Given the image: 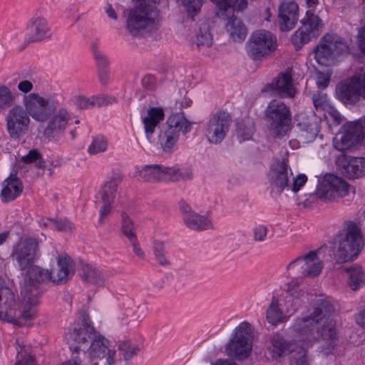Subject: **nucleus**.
I'll list each match as a JSON object with an SVG mask.
<instances>
[{
    "label": "nucleus",
    "mask_w": 365,
    "mask_h": 365,
    "mask_svg": "<svg viewBox=\"0 0 365 365\" xmlns=\"http://www.w3.org/2000/svg\"><path fill=\"white\" fill-rule=\"evenodd\" d=\"M262 91L273 92L281 98H294L297 91L293 84L290 71L287 70L285 72L279 73L271 83L264 86Z\"/></svg>",
    "instance_id": "obj_15"
},
{
    "label": "nucleus",
    "mask_w": 365,
    "mask_h": 365,
    "mask_svg": "<svg viewBox=\"0 0 365 365\" xmlns=\"http://www.w3.org/2000/svg\"><path fill=\"white\" fill-rule=\"evenodd\" d=\"M135 6L129 11L127 28L132 35H138L141 31L158 21L156 4L160 0H133Z\"/></svg>",
    "instance_id": "obj_3"
},
{
    "label": "nucleus",
    "mask_w": 365,
    "mask_h": 365,
    "mask_svg": "<svg viewBox=\"0 0 365 365\" xmlns=\"http://www.w3.org/2000/svg\"><path fill=\"white\" fill-rule=\"evenodd\" d=\"M237 133L243 140H249L251 138L253 132L252 126L247 127L244 125L240 124L237 128Z\"/></svg>",
    "instance_id": "obj_52"
},
{
    "label": "nucleus",
    "mask_w": 365,
    "mask_h": 365,
    "mask_svg": "<svg viewBox=\"0 0 365 365\" xmlns=\"http://www.w3.org/2000/svg\"><path fill=\"white\" fill-rule=\"evenodd\" d=\"M307 181V177L304 174H299L293 178L292 190L294 192H298Z\"/></svg>",
    "instance_id": "obj_50"
},
{
    "label": "nucleus",
    "mask_w": 365,
    "mask_h": 365,
    "mask_svg": "<svg viewBox=\"0 0 365 365\" xmlns=\"http://www.w3.org/2000/svg\"><path fill=\"white\" fill-rule=\"evenodd\" d=\"M298 287V282L297 281H291L287 284L286 291L292 296H298L297 288Z\"/></svg>",
    "instance_id": "obj_58"
},
{
    "label": "nucleus",
    "mask_w": 365,
    "mask_h": 365,
    "mask_svg": "<svg viewBox=\"0 0 365 365\" xmlns=\"http://www.w3.org/2000/svg\"><path fill=\"white\" fill-rule=\"evenodd\" d=\"M336 252L339 262H346L357 256L363 247L362 236L358 226L349 222L341 233Z\"/></svg>",
    "instance_id": "obj_6"
},
{
    "label": "nucleus",
    "mask_w": 365,
    "mask_h": 365,
    "mask_svg": "<svg viewBox=\"0 0 365 365\" xmlns=\"http://www.w3.org/2000/svg\"><path fill=\"white\" fill-rule=\"evenodd\" d=\"M82 279L93 285L102 287L105 284V279L100 271L93 266L86 264L83 267Z\"/></svg>",
    "instance_id": "obj_30"
},
{
    "label": "nucleus",
    "mask_w": 365,
    "mask_h": 365,
    "mask_svg": "<svg viewBox=\"0 0 365 365\" xmlns=\"http://www.w3.org/2000/svg\"><path fill=\"white\" fill-rule=\"evenodd\" d=\"M359 43L361 51L365 53V26L361 28L358 34Z\"/></svg>",
    "instance_id": "obj_57"
},
{
    "label": "nucleus",
    "mask_w": 365,
    "mask_h": 365,
    "mask_svg": "<svg viewBox=\"0 0 365 365\" xmlns=\"http://www.w3.org/2000/svg\"><path fill=\"white\" fill-rule=\"evenodd\" d=\"M231 120L229 113L225 111L217 113L210 121L207 129L209 141L213 143L221 142L229 129Z\"/></svg>",
    "instance_id": "obj_20"
},
{
    "label": "nucleus",
    "mask_w": 365,
    "mask_h": 365,
    "mask_svg": "<svg viewBox=\"0 0 365 365\" xmlns=\"http://www.w3.org/2000/svg\"><path fill=\"white\" fill-rule=\"evenodd\" d=\"M189 14H197L202 6L201 0H180Z\"/></svg>",
    "instance_id": "obj_47"
},
{
    "label": "nucleus",
    "mask_w": 365,
    "mask_h": 365,
    "mask_svg": "<svg viewBox=\"0 0 365 365\" xmlns=\"http://www.w3.org/2000/svg\"><path fill=\"white\" fill-rule=\"evenodd\" d=\"M6 120L8 133L13 139H18L25 134L30 123V118L26 110L18 106L9 111Z\"/></svg>",
    "instance_id": "obj_14"
},
{
    "label": "nucleus",
    "mask_w": 365,
    "mask_h": 365,
    "mask_svg": "<svg viewBox=\"0 0 365 365\" xmlns=\"http://www.w3.org/2000/svg\"><path fill=\"white\" fill-rule=\"evenodd\" d=\"M277 48L274 36L266 30L256 31L247 41V53L253 60L267 57Z\"/></svg>",
    "instance_id": "obj_10"
},
{
    "label": "nucleus",
    "mask_w": 365,
    "mask_h": 365,
    "mask_svg": "<svg viewBox=\"0 0 365 365\" xmlns=\"http://www.w3.org/2000/svg\"><path fill=\"white\" fill-rule=\"evenodd\" d=\"M76 102H77L78 107L81 108H86V107H88V105L93 104L88 100H87L81 96H78L76 98Z\"/></svg>",
    "instance_id": "obj_61"
},
{
    "label": "nucleus",
    "mask_w": 365,
    "mask_h": 365,
    "mask_svg": "<svg viewBox=\"0 0 365 365\" xmlns=\"http://www.w3.org/2000/svg\"><path fill=\"white\" fill-rule=\"evenodd\" d=\"M334 309L329 301L321 300L314 311L307 317L299 319L294 328L297 333L308 339L309 336L317 338L320 332L322 340V351L325 355L331 353L337 339V330L335 324L329 320Z\"/></svg>",
    "instance_id": "obj_1"
},
{
    "label": "nucleus",
    "mask_w": 365,
    "mask_h": 365,
    "mask_svg": "<svg viewBox=\"0 0 365 365\" xmlns=\"http://www.w3.org/2000/svg\"><path fill=\"white\" fill-rule=\"evenodd\" d=\"M330 81V75L324 73L321 71L317 72V84L320 88H325L327 87Z\"/></svg>",
    "instance_id": "obj_53"
},
{
    "label": "nucleus",
    "mask_w": 365,
    "mask_h": 365,
    "mask_svg": "<svg viewBox=\"0 0 365 365\" xmlns=\"http://www.w3.org/2000/svg\"><path fill=\"white\" fill-rule=\"evenodd\" d=\"M163 110L160 108H152L148 111V116L143 118L145 131L147 135L154 133L155 128L163 119Z\"/></svg>",
    "instance_id": "obj_29"
},
{
    "label": "nucleus",
    "mask_w": 365,
    "mask_h": 365,
    "mask_svg": "<svg viewBox=\"0 0 365 365\" xmlns=\"http://www.w3.org/2000/svg\"><path fill=\"white\" fill-rule=\"evenodd\" d=\"M70 365H83L86 358V351L80 349L79 346H70Z\"/></svg>",
    "instance_id": "obj_41"
},
{
    "label": "nucleus",
    "mask_w": 365,
    "mask_h": 365,
    "mask_svg": "<svg viewBox=\"0 0 365 365\" xmlns=\"http://www.w3.org/2000/svg\"><path fill=\"white\" fill-rule=\"evenodd\" d=\"M144 170L153 169L150 175L157 180H161L163 175L169 174L171 177L173 178L174 174H175V171H173L172 173H168V169L166 168H162L159 165H145L143 168Z\"/></svg>",
    "instance_id": "obj_42"
},
{
    "label": "nucleus",
    "mask_w": 365,
    "mask_h": 365,
    "mask_svg": "<svg viewBox=\"0 0 365 365\" xmlns=\"http://www.w3.org/2000/svg\"><path fill=\"white\" fill-rule=\"evenodd\" d=\"M300 125L303 127L305 132L309 135L310 138H315L319 133L318 122L316 119L310 120L307 122H301Z\"/></svg>",
    "instance_id": "obj_43"
},
{
    "label": "nucleus",
    "mask_w": 365,
    "mask_h": 365,
    "mask_svg": "<svg viewBox=\"0 0 365 365\" xmlns=\"http://www.w3.org/2000/svg\"><path fill=\"white\" fill-rule=\"evenodd\" d=\"M350 186L343 178L331 173L319 177L314 195L324 202H337L349 194Z\"/></svg>",
    "instance_id": "obj_5"
},
{
    "label": "nucleus",
    "mask_w": 365,
    "mask_h": 365,
    "mask_svg": "<svg viewBox=\"0 0 365 365\" xmlns=\"http://www.w3.org/2000/svg\"><path fill=\"white\" fill-rule=\"evenodd\" d=\"M168 130H172L179 135L180 132H187L190 123L184 118L182 113L171 115L167 121Z\"/></svg>",
    "instance_id": "obj_33"
},
{
    "label": "nucleus",
    "mask_w": 365,
    "mask_h": 365,
    "mask_svg": "<svg viewBox=\"0 0 365 365\" xmlns=\"http://www.w3.org/2000/svg\"><path fill=\"white\" fill-rule=\"evenodd\" d=\"M218 8L216 15L221 19H227L232 16L235 10L242 11L247 6V0H211Z\"/></svg>",
    "instance_id": "obj_25"
},
{
    "label": "nucleus",
    "mask_w": 365,
    "mask_h": 365,
    "mask_svg": "<svg viewBox=\"0 0 365 365\" xmlns=\"http://www.w3.org/2000/svg\"><path fill=\"white\" fill-rule=\"evenodd\" d=\"M48 123L43 130L44 137L51 140H58L66 130L68 123V111L66 108L56 111L47 120Z\"/></svg>",
    "instance_id": "obj_19"
},
{
    "label": "nucleus",
    "mask_w": 365,
    "mask_h": 365,
    "mask_svg": "<svg viewBox=\"0 0 365 365\" xmlns=\"http://www.w3.org/2000/svg\"><path fill=\"white\" fill-rule=\"evenodd\" d=\"M18 347L14 365H37L35 358L31 355L30 346L21 345L16 341Z\"/></svg>",
    "instance_id": "obj_32"
},
{
    "label": "nucleus",
    "mask_w": 365,
    "mask_h": 365,
    "mask_svg": "<svg viewBox=\"0 0 365 365\" xmlns=\"http://www.w3.org/2000/svg\"><path fill=\"white\" fill-rule=\"evenodd\" d=\"M324 115L328 120H332L336 125L341 123V117L339 113L331 106L324 111Z\"/></svg>",
    "instance_id": "obj_48"
},
{
    "label": "nucleus",
    "mask_w": 365,
    "mask_h": 365,
    "mask_svg": "<svg viewBox=\"0 0 365 365\" xmlns=\"http://www.w3.org/2000/svg\"><path fill=\"white\" fill-rule=\"evenodd\" d=\"M51 36V29L43 18L34 19L26 28V39L29 42H37Z\"/></svg>",
    "instance_id": "obj_22"
},
{
    "label": "nucleus",
    "mask_w": 365,
    "mask_h": 365,
    "mask_svg": "<svg viewBox=\"0 0 365 365\" xmlns=\"http://www.w3.org/2000/svg\"><path fill=\"white\" fill-rule=\"evenodd\" d=\"M190 222L196 228H204L208 225V222L202 216L195 215L190 220Z\"/></svg>",
    "instance_id": "obj_54"
},
{
    "label": "nucleus",
    "mask_w": 365,
    "mask_h": 365,
    "mask_svg": "<svg viewBox=\"0 0 365 365\" xmlns=\"http://www.w3.org/2000/svg\"><path fill=\"white\" fill-rule=\"evenodd\" d=\"M57 270L48 271L31 264L25 269L24 287L21 289V294L28 301L33 302V297H38L41 294L39 286L41 283L52 281L56 284H63L67 282L68 276V256L67 255L59 256L58 258Z\"/></svg>",
    "instance_id": "obj_2"
},
{
    "label": "nucleus",
    "mask_w": 365,
    "mask_h": 365,
    "mask_svg": "<svg viewBox=\"0 0 365 365\" xmlns=\"http://www.w3.org/2000/svg\"><path fill=\"white\" fill-rule=\"evenodd\" d=\"M18 89L23 93H29L33 89V84L31 81L25 80L19 82Z\"/></svg>",
    "instance_id": "obj_56"
},
{
    "label": "nucleus",
    "mask_w": 365,
    "mask_h": 365,
    "mask_svg": "<svg viewBox=\"0 0 365 365\" xmlns=\"http://www.w3.org/2000/svg\"><path fill=\"white\" fill-rule=\"evenodd\" d=\"M318 251H310L308 254L298 257L289 264V268L299 267L304 277H314L320 274L323 269V262L319 260Z\"/></svg>",
    "instance_id": "obj_18"
},
{
    "label": "nucleus",
    "mask_w": 365,
    "mask_h": 365,
    "mask_svg": "<svg viewBox=\"0 0 365 365\" xmlns=\"http://www.w3.org/2000/svg\"><path fill=\"white\" fill-rule=\"evenodd\" d=\"M267 318L272 324H277L282 318V312L278 308V302L275 299H272L269 305L267 312Z\"/></svg>",
    "instance_id": "obj_39"
},
{
    "label": "nucleus",
    "mask_w": 365,
    "mask_h": 365,
    "mask_svg": "<svg viewBox=\"0 0 365 365\" xmlns=\"http://www.w3.org/2000/svg\"><path fill=\"white\" fill-rule=\"evenodd\" d=\"M358 76H354L336 86V92L338 98L344 103H354L361 96L358 86Z\"/></svg>",
    "instance_id": "obj_21"
},
{
    "label": "nucleus",
    "mask_w": 365,
    "mask_h": 365,
    "mask_svg": "<svg viewBox=\"0 0 365 365\" xmlns=\"http://www.w3.org/2000/svg\"><path fill=\"white\" fill-rule=\"evenodd\" d=\"M301 26L292 36V42L299 48L304 43H308L311 38L319 35V29L323 24L318 16L311 11L306 12V15L301 20Z\"/></svg>",
    "instance_id": "obj_12"
},
{
    "label": "nucleus",
    "mask_w": 365,
    "mask_h": 365,
    "mask_svg": "<svg viewBox=\"0 0 365 365\" xmlns=\"http://www.w3.org/2000/svg\"><path fill=\"white\" fill-rule=\"evenodd\" d=\"M23 190L24 185L21 179L16 175H11L2 183L1 200L4 203L12 202L21 195Z\"/></svg>",
    "instance_id": "obj_23"
},
{
    "label": "nucleus",
    "mask_w": 365,
    "mask_h": 365,
    "mask_svg": "<svg viewBox=\"0 0 365 365\" xmlns=\"http://www.w3.org/2000/svg\"><path fill=\"white\" fill-rule=\"evenodd\" d=\"M14 97L10 89L6 86H0V111L10 108L14 103Z\"/></svg>",
    "instance_id": "obj_36"
},
{
    "label": "nucleus",
    "mask_w": 365,
    "mask_h": 365,
    "mask_svg": "<svg viewBox=\"0 0 365 365\" xmlns=\"http://www.w3.org/2000/svg\"><path fill=\"white\" fill-rule=\"evenodd\" d=\"M313 102L317 110L326 111L327 108L331 106L327 100L326 96L321 93L314 95Z\"/></svg>",
    "instance_id": "obj_45"
},
{
    "label": "nucleus",
    "mask_w": 365,
    "mask_h": 365,
    "mask_svg": "<svg viewBox=\"0 0 365 365\" xmlns=\"http://www.w3.org/2000/svg\"><path fill=\"white\" fill-rule=\"evenodd\" d=\"M38 241L34 237H24L12 247L11 257L16 262L18 269L24 272L25 269L34 264L37 259Z\"/></svg>",
    "instance_id": "obj_9"
},
{
    "label": "nucleus",
    "mask_w": 365,
    "mask_h": 365,
    "mask_svg": "<svg viewBox=\"0 0 365 365\" xmlns=\"http://www.w3.org/2000/svg\"><path fill=\"white\" fill-rule=\"evenodd\" d=\"M357 323L365 328V305L363 307L362 309L356 317Z\"/></svg>",
    "instance_id": "obj_60"
},
{
    "label": "nucleus",
    "mask_w": 365,
    "mask_h": 365,
    "mask_svg": "<svg viewBox=\"0 0 365 365\" xmlns=\"http://www.w3.org/2000/svg\"><path fill=\"white\" fill-rule=\"evenodd\" d=\"M0 319H3L8 322L14 324L16 322V319L13 316L9 314L7 312H6L5 313H4L3 312H0Z\"/></svg>",
    "instance_id": "obj_62"
},
{
    "label": "nucleus",
    "mask_w": 365,
    "mask_h": 365,
    "mask_svg": "<svg viewBox=\"0 0 365 365\" xmlns=\"http://www.w3.org/2000/svg\"><path fill=\"white\" fill-rule=\"evenodd\" d=\"M178 136L179 135L176 134V133L166 130L163 135H160L159 137L163 149L165 151L170 150L177 141Z\"/></svg>",
    "instance_id": "obj_37"
},
{
    "label": "nucleus",
    "mask_w": 365,
    "mask_h": 365,
    "mask_svg": "<svg viewBox=\"0 0 365 365\" xmlns=\"http://www.w3.org/2000/svg\"><path fill=\"white\" fill-rule=\"evenodd\" d=\"M108 147V142L105 139L96 138L88 148V153L91 155L96 154L99 152H104Z\"/></svg>",
    "instance_id": "obj_44"
},
{
    "label": "nucleus",
    "mask_w": 365,
    "mask_h": 365,
    "mask_svg": "<svg viewBox=\"0 0 365 365\" xmlns=\"http://www.w3.org/2000/svg\"><path fill=\"white\" fill-rule=\"evenodd\" d=\"M344 270L350 272L349 285L352 290H357L365 283V276L361 268L351 267L345 268Z\"/></svg>",
    "instance_id": "obj_35"
},
{
    "label": "nucleus",
    "mask_w": 365,
    "mask_h": 365,
    "mask_svg": "<svg viewBox=\"0 0 365 365\" xmlns=\"http://www.w3.org/2000/svg\"><path fill=\"white\" fill-rule=\"evenodd\" d=\"M254 329L248 322L236 327L234 334L225 345V352L230 358L238 361L247 359L252 351Z\"/></svg>",
    "instance_id": "obj_4"
},
{
    "label": "nucleus",
    "mask_w": 365,
    "mask_h": 365,
    "mask_svg": "<svg viewBox=\"0 0 365 365\" xmlns=\"http://www.w3.org/2000/svg\"><path fill=\"white\" fill-rule=\"evenodd\" d=\"M94 339L88 348L91 365H112L114 364L115 351L107 347L104 336L98 334V336Z\"/></svg>",
    "instance_id": "obj_16"
},
{
    "label": "nucleus",
    "mask_w": 365,
    "mask_h": 365,
    "mask_svg": "<svg viewBox=\"0 0 365 365\" xmlns=\"http://www.w3.org/2000/svg\"><path fill=\"white\" fill-rule=\"evenodd\" d=\"M213 365H237L236 362L230 359H219Z\"/></svg>",
    "instance_id": "obj_64"
},
{
    "label": "nucleus",
    "mask_w": 365,
    "mask_h": 365,
    "mask_svg": "<svg viewBox=\"0 0 365 365\" xmlns=\"http://www.w3.org/2000/svg\"><path fill=\"white\" fill-rule=\"evenodd\" d=\"M350 52L348 43L341 37L327 34L315 48V58L319 63L330 66L339 55L349 54Z\"/></svg>",
    "instance_id": "obj_7"
},
{
    "label": "nucleus",
    "mask_w": 365,
    "mask_h": 365,
    "mask_svg": "<svg viewBox=\"0 0 365 365\" xmlns=\"http://www.w3.org/2000/svg\"><path fill=\"white\" fill-rule=\"evenodd\" d=\"M282 31L291 30L297 21L298 6L292 1L282 4L279 11Z\"/></svg>",
    "instance_id": "obj_24"
},
{
    "label": "nucleus",
    "mask_w": 365,
    "mask_h": 365,
    "mask_svg": "<svg viewBox=\"0 0 365 365\" xmlns=\"http://www.w3.org/2000/svg\"><path fill=\"white\" fill-rule=\"evenodd\" d=\"M81 327L79 328L75 327L71 334L72 343L70 346H79L80 349L86 351L89 348V344L97 338L98 334L95 331L88 320V317L85 314H81Z\"/></svg>",
    "instance_id": "obj_17"
},
{
    "label": "nucleus",
    "mask_w": 365,
    "mask_h": 365,
    "mask_svg": "<svg viewBox=\"0 0 365 365\" xmlns=\"http://www.w3.org/2000/svg\"><path fill=\"white\" fill-rule=\"evenodd\" d=\"M266 235V229L263 227H259L255 232V239L257 240H262Z\"/></svg>",
    "instance_id": "obj_63"
},
{
    "label": "nucleus",
    "mask_w": 365,
    "mask_h": 365,
    "mask_svg": "<svg viewBox=\"0 0 365 365\" xmlns=\"http://www.w3.org/2000/svg\"><path fill=\"white\" fill-rule=\"evenodd\" d=\"M365 143V118L349 123L344 132L333 140L334 148L340 151L346 150L359 143Z\"/></svg>",
    "instance_id": "obj_11"
},
{
    "label": "nucleus",
    "mask_w": 365,
    "mask_h": 365,
    "mask_svg": "<svg viewBox=\"0 0 365 365\" xmlns=\"http://www.w3.org/2000/svg\"><path fill=\"white\" fill-rule=\"evenodd\" d=\"M14 292L6 286L0 285V307L7 310H14L16 307Z\"/></svg>",
    "instance_id": "obj_34"
},
{
    "label": "nucleus",
    "mask_w": 365,
    "mask_h": 365,
    "mask_svg": "<svg viewBox=\"0 0 365 365\" xmlns=\"http://www.w3.org/2000/svg\"><path fill=\"white\" fill-rule=\"evenodd\" d=\"M272 344V358L278 360L284 354L297 351L299 346L292 342L287 341L279 334H274L271 338Z\"/></svg>",
    "instance_id": "obj_26"
},
{
    "label": "nucleus",
    "mask_w": 365,
    "mask_h": 365,
    "mask_svg": "<svg viewBox=\"0 0 365 365\" xmlns=\"http://www.w3.org/2000/svg\"><path fill=\"white\" fill-rule=\"evenodd\" d=\"M26 111L34 119L38 121H46L56 110L53 103L48 100L39 96L37 93H31L25 101Z\"/></svg>",
    "instance_id": "obj_13"
},
{
    "label": "nucleus",
    "mask_w": 365,
    "mask_h": 365,
    "mask_svg": "<svg viewBox=\"0 0 365 365\" xmlns=\"http://www.w3.org/2000/svg\"><path fill=\"white\" fill-rule=\"evenodd\" d=\"M343 168L349 178L361 177L365 175V158H351Z\"/></svg>",
    "instance_id": "obj_27"
},
{
    "label": "nucleus",
    "mask_w": 365,
    "mask_h": 365,
    "mask_svg": "<svg viewBox=\"0 0 365 365\" xmlns=\"http://www.w3.org/2000/svg\"><path fill=\"white\" fill-rule=\"evenodd\" d=\"M103 201L104 202V205L101 210L100 221H101L104 217H106L110 212L111 210L110 204L112 202V199L110 198V197L106 194L103 195Z\"/></svg>",
    "instance_id": "obj_51"
},
{
    "label": "nucleus",
    "mask_w": 365,
    "mask_h": 365,
    "mask_svg": "<svg viewBox=\"0 0 365 365\" xmlns=\"http://www.w3.org/2000/svg\"><path fill=\"white\" fill-rule=\"evenodd\" d=\"M21 160L26 164L37 162L36 166L38 168L45 167V161L42 159V155L37 149L30 150L26 155L21 158Z\"/></svg>",
    "instance_id": "obj_38"
},
{
    "label": "nucleus",
    "mask_w": 365,
    "mask_h": 365,
    "mask_svg": "<svg viewBox=\"0 0 365 365\" xmlns=\"http://www.w3.org/2000/svg\"><path fill=\"white\" fill-rule=\"evenodd\" d=\"M265 115L272 135L280 138L287 134L292 118L289 108L283 102L277 100L270 101Z\"/></svg>",
    "instance_id": "obj_8"
},
{
    "label": "nucleus",
    "mask_w": 365,
    "mask_h": 365,
    "mask_svg": "<svg viewBox=\"0 0 365 365\" xmlns=\"http://www.w3.org/2000/svg\"><path fill=\"white\" fill-rule=\"evenodd\" d=\"M272 180L273 185L280 190L288 186L287 165L284 160L278 162L274 167Z\"/></svg>",
    "instance_id": "obj_28"
},
{
    "label": "nucleus",
    "mask_w": 365,
    "mask_h": 365,
    "mask_svg": "<svg viewBox=\"0 0 365 365\" xmlns=\"http://www.w3.org/2000/svg\"><path fill=\"white\" fill-rule=\"evenodd\" d=\"M133 225L129 218L124 219L123 224V234L129 238L130 241H136L135 235L133 232Z\"/></svg>",
    "instance_id": "obj_49"
},
{
    "label": "nucleus",
    "mask_w": 365,
    "mask_h": 365,
    "mask_svg": "<svg viewBox=\"0 0 365 365\" xmlns=\"http://www.w3.org/2000/svg\"><path fill=\"white\" fill-rule=\"evenodd\" d=\"M227 19L229 20L227 25V29L230 32L233 40H242L247 34V29L245 25L240 19L234 16V14Z\"/></svg>",
    "instance_id": "obj_31"
},
{
    "label": "nucleus",
    "mask_w": 365,
    "mask_h": 365,
    "mask_svg": "<svg viewBox=\"0 0 365 365\" xmlns=\"http://www.w3.org/2000/svg\"><path fill=\"white\" fill-rule=\"evenodd\" d=\"M212 38L210 33L208 26L206 24H203L200 28V33L197 36V44L198 46H210L212 44Z\"/></svg>",
    "instance_id": "obj_40"
},
{
    "label": "nucleus",
    "mask_w": 365,
    "mask_h": 365,
    "mask_svg": "<svg viewBox=\"0 0 365 365\" xmlns=\"http://www.w3.org/2000/svg\"><path fill=\"white\" fill-rule=\"evenodd\" d=\"M293 365H309L307 358V351L299 347L296 354L292 356Z\"/></svg>",
    "instance_id": "obj_46"
},
{
    "label": "nucleus",
    "mask_w": 365,
    "mask_h": 365,
    "mask_svg": "<svg viewBox=\"0 0 365 365\" xmlns=\"http://www.w3.org/2000/svg\"><path fill=\"white\" fill-rule=\"evenodd\" d=\"M116 180L117 178L112 179L105 185L103 195L106 193V195L111 197L112 194L115 191L117 187Z\"/></svg>",
    "instance_id": "obj_55"
},
{
    "label": "nucleus",
    "mask_w": 365,
    "mask_h": 365,
    "mask_svg": "<svg viewBox=\"0 0 365 365\" xmlns=\"http://www.w3.org/2000/svg\"><path fill=\"white\" fill-rule=\"evenodd\" d=\"M358 86L361 97L365 99V71L363 75L358 76Z\"/></svg>",
    "instance_id": "obj_59"
}]
</instances>
